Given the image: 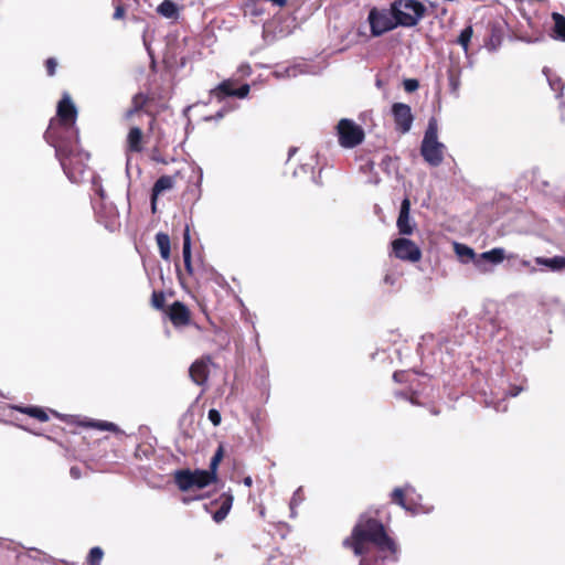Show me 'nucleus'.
I'll return each mask as SVG.
<instances>
[{"label":"nucleus","instance_id":"obj_27","mask_svg":"<svg viewBox=\"0 0 565 565\" xmlns=\"http://www.w3.org/2000/svg\"><path fill=\"white\" fill-rule=\"evenodd\" d=\"M18 409L24 414H28V415L41 420V422H46L49 419L47 414L42 408H39V407H21Z\"/></svg>","mask_w":565,"mask_h":565},{"label":"nucleus","instance_id":"obj_26","mask_svg":"<svg viewBox=\"0 0 565 565\" xmlns=\"http://www.w3.org/2000/svg\"><path fill=\"white\" fill-rule=\"evenodd\" d=\"M224 457V447L220 445L211 459L209 472H213V476L217 479V468Z\"/></svg>","mask_w":565,"mask_h":565},{"label":"nucleus","instance_id":"obj_8","mask_svg":"<svg viewBox=\"0 0 565 565\" xmlns=\"http://www.w3.org/2000/svg\"><path fill=\"white\" fill-rule=\"evenodd\" d=\"M392 250L396 258L416 263L422 258L420 248L408 238H396L392 242Z\"/></svg>","mask_w":565,"mask_h":565},{"label":"nucleus","instance_id":"obj_39","mask_svg":"<svg viewBox=\"0 0 565 565\" xmlns=\"http://www.w3.org/2000/svg\"><path fill=\"white\" fill-rule=\"evenodd\" d=\"M94 188H95L96 194H98L102 199H104V196H105L104 189L97 180H94Z\"/></svg>","mask_w":565,"mask_h":565},{"label":"nucleus","instance_id":"obj_33","mask_svg":"<svg viewBox=\"0 0 565 565\" xmlns=\"http://www.w3.org/2000/svg\"><path fill=\"white\" fill-rule=\"evenodd\" d=\"M207 417L214 426H218L221 424V414L217 409H210Z\"/></svg>","mask_w":565,"mask_h":565},{"label":"nucleus","instance_id":"obj_2","mask_svg":"<svg viewBox=\"0 0 565 565\" xmlns=\"http://www.w3.org/2000/svg\"><path fill=\"white\" fill-rule=\"evenodd\" d=\"M55 121L52 120L45 132V138L55 148L56 157L67 178L72 182H79L89 154L82 151L76 143L66 145L63 140H60L55 134Z\"/></svg>","mask_w":565,"mask_h":565},{"label":"nucleus","instance_id":"obj_13","mask_svg":"<svg viewBox=\"0 0 565 565\" xmlns=\"http://www.w3.org/2000/svg\"><path fill=\"white\" fill-rule=\"evenodd\" d=\"M411 202L407 198L402 201L399 215L396 221V226L399 234L411 235L414 232L415 223L411 220Z\"/></svg>","mask_w":565,"mask_h":565},{"label":"nucleus","instance_id":"obj_40","mask_svg":"<svg viewBox=\"0 0 565 565\" xmlns=\"http://www.w3.org/2000/svg\"><path fill=\"white\" fill-rule=\"evenodd\" d=\"M125 14V10L121 6L116 7L114 12V19H121Z\"/></svg>","mask_w":565,"mask_h":565},{"label":"nucleus","instance_id":"obj_30","mask_svg":"<svg viewBox=\"0 0 565 565\" xmlns=\"http://www.w3.org/2000/svg\"><path fill=\"white\" fill-rule=\"evenodd\" d=\"M103 550L100 547H93L88 554L89 565H99L103 558Z\"/></svg>","mask_w":565,"mask_h":565},{"label":"nucleus","instance_id":"obj_41","mask_svg":"<svg viewBox=\"0 0 565 565\" xmlns=\"http://www.w3.org/2000/svg\"><path fill=\"white\" fill-rule=\"evenodd\" d=\"M70 472H71V476L75 479H78L81 477L79 469L76 467H72Z\"/></svg>","mask_w":565,"mask_h":565},{"label":"nucleus","instance_id":"obj_31","mask_svg":"<svg viewBox=\"0 0 565 565\" xmlns=\"http://www.w3.org/2000/svg\"><path fill=\"white\" fill-rule=\"evenodd\" d=\"M89 427L97 428L99 430H109V431H116L117 426L109 422H103V420H96L88 423Z\"/></svg>","mask_w":565,"mask_h":565},{"label":"nucleus","instance_id":"obj_28","mask_svg":"<svg viewBox=\"0 0 565 565\" xmlns=\"http://www.w3.org/2000/svg\"><path fill=\"white\" fill-rule=\"evenodd\" d=\"M472 33H473L472 26L468 25L463 30H461V32L458 36L457 42L462 46L465 52L468 51V44L471 40Z\"/></svg>","mask_w":565,"mask_h":565},{"label":"nucleus","instance_id":"obj_25","mask_svg":"<svg viewBox=\"0 0 565 565\" xmlns=\"http://www.w3.org/2000/svg\"><path fill=\"white\" fill-rule=\"evenodd\" d=\"M232 502H233V498L232 497H227L222 502L220 509L213 514V519H214L215 522L218 523V522L223 521L227 516V514H228V512H230V510L232 508Z\"/></svg>","mask_w":565,"mask_h":565},{"label":"nucleus","instance_id":"obj_29","mask_svg":"<svg viewBox=\"0 0 565 565\" xmlns=\"http://www.w3.org/2000/svg\"><path fill=\"white\" fill-rule=\"evenodd\" d=\"M544 73H545V75L547 77V81H548V84H550L551 88L553 90L557 92V95H556L557 97H561L563 95V88H564V84H563L562 79L558 78V77L554 78V77L550 76L547 74L546 70H544Z\"/></svg>","mask_w":565,"mask_h":565},{"label":"nucleus","instance_id":"obj_50","mask_svg":"<svg viewBox=\"0 0 565 565\" xmlns=\"http://www.w3.org/2000/svg\"><path fill=\"white\" fill-rule=\"evenodd\" d=\"M385 281H386V282H388V281H390V277H388V276H386V277H385Z\"/></svg>","mask_w":565,"mask_h":565},{"label":"nucleus","instance_id":"obj_16","mask_svg":"<svg viewBox=\"0 0 565 565\" xmlns=\"http://www.w3.org/2000/svg\"><path fill=\"white\" fill-rule=\"evenodd\" d=\"M174 183H175L174 178L170 177V175H162L156 181V183L153 184L152 194H151V209L153 212H156L157 198L161 193L171 190L174 186Z\"/></svg>","mask_w":565,"mask_h":565},{"label":"nucleus","instance_id":"obj_20","mask_svg":"<svg viewBox=\"0 0 565 565\" xmlns=\"http://www.w3.org/2000/svg\"><path fill=\"white\" fill-rule=\"evenodd\" d=\"M552 20L554 22L553 36L557 40L565 41V17L561 13L553 12Z\"/></svg>","mask_w":565,"mask_h":565},{"label":"nucleus","instance_id":"obj_34","mask_svg":"<svg viewBox=\"0 0 565 565\" xmlns=\"http://www.w3.org/2000/svg\"><path fill=\"white\" fill-rule=\"evenodd\" d=\"M248 93H249V85L248 84H244L238 89L234 90L233 96H236V97H239V98H244V97H246L248 95Z\"/></svg>","mask_w":565,"mask_h":565},{"label":"nucleus","instance_id":"obj_32","mask_svg":"<svg viewBox=\"0 0 565 565\" xmlns=\"http://www.w3.org/2000/svg\"><path fill=\"white\" fill-rule=\"evenodd\" d=\"M164 295L162 292L154 291L151 297V303L156 309H162L164 306Z\"/></svg>","mask_w":565,"mask_h":565},{"label":"nucleus","instance_id":"obj_6","mask_svg":"<svg viewBox=\"0 0 565 565\" xmlns=\"http://www.w3.org/2000/svg\"><path fill=\"white\" fill-rule=\"evenodd\" d=\"M215 481L216 478L213 476V472H209L207 470H180L175 473V483L182 491L194 488L203 489Z\"/></svg>","mask_w":565,"mask_h":565},{"label":"nucleus","instance_id":"obj_7","mask_svg":"<svg viewBox=\"0 0 565 565\" xmlns=\"http://www.w3.org/2000/svg\"><path fill=\"white\" fill-rule=\"evenodd\" d=\"M339 143L343 148H354L363 142L364 130L351 119H341L337 125Z\"/></svg>","mask_w":565,"mask_h":565},{"label":"nucleus","instance_id":"obj_47","mask_svg":"<svg viewBox=\"0 0 565 565\" xmlns=\"http://www.w3.org/2000/svg\"><path fill=\"white\" fill-rule=\"evenodd\" d=\"M137 111H138V110H137V109H135V108L129 109V110L126 113V118H127V119H130V118L132 117V115H134L135 113H137Z\"/></svg>","mask_w":565,"mask_h":565},{"label":"nucleus","instance_id":"obj_23","mask_svg":"<svg viewBox=\"0 0 565 565\" xmlns=\"http://www.w3.org/2000/svg\"><path fill=\"white\" fill-rule=\"evenodd\" d=\"M156 241L159 247L160 256L168 260L170 258V238L166 233H158L156 235Z\"/></svg>","mask_w":565,"mask_h":565},{"label":"nucleus","instance_id":"obj_38","mask_svg":"<svg viewBox=\"0 0 565 565\" xmlns=\"http://www.w3.org/2000/svg\"><path fill=\"white\" fill-rule=\"evenodd\" d=\"M408 376L407 372H395L393 375V379L395 382H404L406 377Z\"/></svg>","mask_w":565,"mask_h":565},{"label":"nucleus","instance_id":"obj_21","mask_svg":"<svg viewBox=\"0 0 565 565\" xmlns=\"http://www.w3.org/2000/svg\"><path fill=\"white\" fill-rule=\"evenodd\" d=\"M536 264L548 267L551 270H561L565 268V257L555 256L552 258L537 257Z\"/></svg>","mask_w":565,"mask_h":565},{"label":"nucleus","instance_id":"obj_42","mask_svg":"<svg viewBox=\"0 0 565 565\" xmlns=\"http://www.w3.org/2000/svg\"><path fill=\"white\" fill-rule=\"evenodd\" d=\"M286 75L287 76H296L297 75V67H288V68H286Z\"/></svg>","mask_w":565,"mask_h":565},{"label":"nucleus","instance_id":"obj_15","mask_svg":"<svg viewBox=\"0 0 565 565\" xmlns=\"http://www.w3.org/2000/svg\"><path fill=\"white\" fill-rule=\"evenodd\" d=\"M211 363V359H202L195 361L190 367V376L192 381L198 385H203L206 383L209 377V365Z\"/></svg>","mask_w":565,"mask_h":565},{"label":"nucleus","instance_id":"obj_9","mask_svg":"<svg viewBox=\"0 0 565 565\" xmlns=\"http://www.w3.org/2000/svg\"><path fill=\"white\" fill-rule=\"evenodd\" d=\"M57 124L64 126L67 129L74 128L77 117V110L70 95L66 93L63 95V98L60 100L57 105Z\"/></svg>","mask_w":565,"mask_h":565},{"label":"nucleus","instance_id":"obj_1","mask_svg":"<svg viewBox=\"0 0 565 565\" xmlns=\"http://www.w3.org/2000/svg\"><path fill=\"white\" fill-rule=\"evenodd\" d=\"M366 543L374 544L381 553V558L396 561L397 545L387 536L384 526L375 519L362 514L354 525L350 536L343 540V546L353 550L356 556L367 553Z\"/></svg>","mask_w":565,"mask_h":565},{"label":"nucleus","instance_id":"obj_37","mask_svg":"<svg viewBox=\"0 0 565 565\" xmlns=\"http://www.w3.org/2000/svg\"><path fill=\"white\" fill-rule=\"evenodd\" d=\"M56 65L57 63L54 58H49L46 61V70L50 76H53L55 74Z\"/></svg>","mask_w":565,"mask_h":565},{"label":"nucleus","instance_id":"obj_18","mask_svg":"<svg viewBox=\"0 0 565 565\" xmlns=\"http://www.w3.org/2000/svg\"><path fill=\"white\" fill-rule=\"evenodd\" d=\"M454 249H455L457 257L459 258V260L461 263L468 264V263L472 262L475 264V266L477 267V260H478L479 255H477L471 247H469L465 244L455 243Z\"/></svg>","mask_w":565,"mask_h":565},{"label":"nucleus","instance_id":"obj_43","mask_svg":"<svg viewBox=\"0 0 565 565\" xmlns=\"http://www.w3.org/2000/svg\"><path fill=\"white\" fill-rule=\"evenodd\" d=\"M299 492H300V489H298V490L295 492V494H294V497H292V499H291V503H290V504H291V508H294V505L298 503V501H297V500H299V497H298Z\"/></svg>","mask_w":565,"mask_h":565},{"label":"nucleus","instance_id":"obj_4","mask_svg":"<svg viewBox=\"0 0 565 565\" xmlns=\"http://www.w3.org/2000/svg\"><path fill=\"white\" fill-rule=\"evenodd\" d=\"M391 6L397 26H415L426 12L424 4L417 0H396Z\"/></svg>","mask_w":565,"mask_h":565},{"label":"nucleus","instance_id":"obj_5","mask_svg":"<svg viewBox=\"0 0 565 565\" xmlns=\"http://www.w3.org/2000/svg\"><path fill=\"white\" fill-rule=\"evenodd\" d=\"M367 23L371 35L374 38H379L397 28L392 8H371L367 14Z\"/></svg>","mask_w":565,"mask_h":565},{"label":"nucleus","instance_id":"obj_24","mask_svg":"<svg viewBox=\"0 0 565 565\" xmlns=\"http://www.w3.org/2000/svg\"><path fill=\"white\" fill-rule=\"evenodd\" d=\"M232 81H224L217 87L211 90V95L217 99H222L225 96H233L234 94Z\"/></svg>","mask_w":565,"mask_h":565},{"label":"nucleus","instance_id":"obj_44","mask_svg":"<svg viewBox=\"0 0 565 565\" xmlns=\"http://www.w3.org/2000/svg\"><path fill=\"white\" fill-rule=\"evenodd\" d=\"M299 492H300V489H298V490L295 492V494H294V497H292V499H291V503H290V504H291V508H294V505L298 503V501H297V500H299V497H298Z\"/></svg>","mask_w":565,"mask_h":565},{"label":"nucleus","instance_id":"obj_48","mask_svg":"<svg viewBox=\"0 0 565 565\" xmlns=\"http://www.w3.org/2000/svg\"><path fill=\"white\" fill-rule=\"evenodd\" d=\"M522 265H523V266H530V262H527V260H522Z\"/></svg>","mask_w":565,"mask_h":565},{"label":"nucleus","instance_id":"obj_11","mask_svg":"<svg viewBox=\"0 0 565 565\" xmlns=\"http://www.w3.org/2000/svg\"><path fill=\"white\" fill-rule=\"evenodd\" d=\"M414 493V490L411 488H406V494L408 499L406 500L404 497V491L399 488H396L393 491V500L399 504L402 508H404L407 511H412L413 513H427L429 512L428 508H424L422 504L414 503L413 498H411V494Z\"/></svg>","mask_w":565,"mask_h":565},{"label":"nucleus","instance_id":"obj_12","mask_svg":"<svg viewBox=\"0 0 565 565\" xmlns=\"http://www.w3.org/2000/svg\"><path fill=\"white\" fill-rule=\"evenodd\" d=\"M505 258H513V255H505V250L502 247H495L491 250L483 252L478 256L477 260V268L480 271H487L488 268L486 266V263L489 262L493 265H498L502 263Z\"/></svg>","mask_w":565,"mask_h":565},{"label":"nucleus","instance_id":"obj_3","mask_svg":"<svg viewBox=\"0 0 565 565\" xmlns=\"http://www.w3.org/2000/svg\"><path fill=\"white\" fill-rule=\"evenodd\" d=\"M446 146L438 140V124L435 118H430L425 131L420 154L431 167H438L444 161Z\"/></svg>","mask_w":565,"mask_h":565},{"label":"nucleus","instance_id":"obj_19","mask_svg":"<svg viewBox=\"0 0 565 565\" xmlns=\"http://www.w3.org/2000/svg\"><path fill=\"white\" fill-rule=\"evenodd\" d=\"M182 256L183 263L186 271L189 274L193 273L192 262H191V236L189 227L185 228L183 234V247H182Z\"/></svg>","mask_w":565,"mask_h":565},{"label":"nucleus","instance_id":"obj_46","mask_svg":"<svg viewBox=\"0 0 565 565\" xmlns=\"http://www.w3.org/2000/svg\"><path fill=\"white\" fill-rule=\"evenodd\" d=\"M243 483L246 486V487H250L253 484V480H252V477H245L244 480H243Z\"/></svg>","mask_w":565,"mask_h":565},{"label":"nucleus","instance_id":"obj_22","mask_svg":"<svg viewBox=\"0 0 565 565\" xmlns=\"http://www.w3.org/2000/svg\"><path fill=\"white\" fill-rule=\"evenodd\" d=\"M157 12L164 18L173 19L178 17L179 9L173 1L164 0L158 6Z\"/></svg>","mask_w":565,"mask_h":565},{"label":"nucleus","instance_id":"obj_49","mask_svg":"<svg viewBox=\"0 0 565 565\" xmlns=\"http://www.w3.org/2000/svg\"><path fill=\"white\" fill-rule=\"evenodd\" d=\"M452 86H454V89H457V87H458V83L452 82Z\"/></svg>","mask_w":565,"mask_h":565},{"label":"nucleus","instance_id":"obj_35","mask_svg":"<svg viewBox=\"0 0 565 565\" xmlns=\"http://www.w3.org/2000/svg\"><path fill=\"white\" fill-rule=\"evenodd\" d=\"M404 88L406 92H414L418 88V82L416 79H406L404 82Z\"/></svg>","mask_w":565,"mask_h":565},{"label":"nucleus","instance_id":"obj_14","mask_svg":"<svg viewBox=\"0 0 565 565\" xmlns=\"http://www.w3.org/2000/svg\"><path fill=\"white\" fill-rule=\"evenodd\" d=\"M168 315L174 327L186 326L190 322V311L180 301H175L170 306Z\"/></svg>","mask_w":565,"mask_h":565},{"label":"nucleus","instance_id":"obj_36","mask_svg":"<svg viewBox=\"0 0 565 565\" xmlns=\"http://www.w3.org/2000/svg\"><path fill=\"white\" fill-rule=\"evenodd\" d=\"M146 102V97L143 95H136L132 99L134 108L139 111V109L143 106Z\"/></svg>","mask_w":565,"mask_h":565},{"label":"nucleus","instance_id":"obj_17","mask_svg":"<svg viewBox=\"0 0 565 565\" xmlns=\"http://www.w3.org/2000/svg\"><path fill=\"white\" fill-rule=\"evenodd\" d=\"M142 131L139 127L130 128L127 135V151L128 152H140L142 151Z\"/></svg>","mask_w":565,"mask_h":565},{"label":"nucleus","instance_id":"obj_45","mask_svg":"<svg viewBox=\"0 0 565 565\" xmlns=\"http://www.w3.org/2000/svg\"><path fill=\"white\" fill-rule=\"evenodd\" d=\"M522 391V387H518V388H514L512 390L509 395L512 396V397H515L516 395H519V393Z\"/></svg>","mask_w":565,"mask_h":565},{"label":"nucleus","instance_id":"obj_10","mask_svg":"<svg viewBox=\"0 0 565 565\" xmlns=\"http://www.w3.org/2000/svg\"><path fill=\"white\" fill-rule=\"evenodd\" d=\"M392 115L394 117V121L396 125V129L406 134L411 130L414 116L412 114V109L407 104L404 103H395L392 106Z\"/></svg>","mask_w":565,"mask_h":565}]
</instances>
